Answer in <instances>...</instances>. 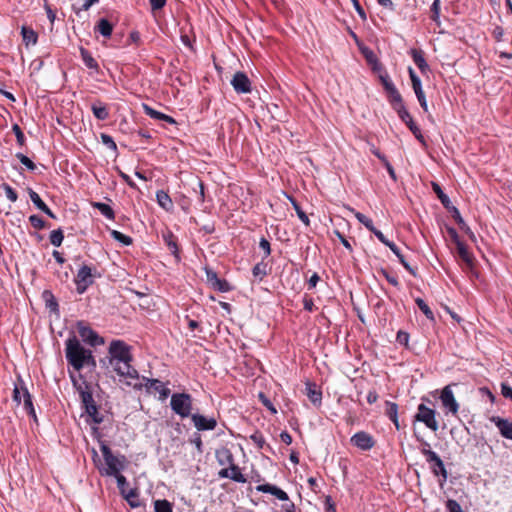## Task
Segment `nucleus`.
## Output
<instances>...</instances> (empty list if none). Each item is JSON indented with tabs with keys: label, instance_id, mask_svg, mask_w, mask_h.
<instances>
[{
	"label": "nucleus",
	"instance_id": "nucleus-1",
	"mask_svg": "<svg viewBox=\"0 0 512 512\" xmlns=\"http://www.w3.org/2000/svg\"><path fill=\"white\" fill-rule=\"evenodd\" d=\"M66 345V359L70 365L77 371L81 370L85 365L96 366L95 359L90 350L85 349L76 336L68 338Z\"/></svg>",
	"mask_w": 512,
	"mask_h": 512
},
{
	"label": "nucleus",
	"instance_id": "nucleus-28",
	"mask_svg": "<svg viewBox=\"0 0 512 512\" xmlns=\"http://www.w3.org/2000/svg\"><path fill=\"white\" fill-rule=\"evenodd\" d=\"M91 110L98 120H106L109 117L108 109L100 101L94 102L91 106Z\"/></svg>",
	"mask_w": 512,
	"mask_h": 512
},
{
	"label": "nucleus",
	"instance_id": "nucleus-15",
	"mask_svg": "<svg viewBox=\"0 0 512 512\" xmlns=\"http://www.w3.org/2000/svg\"><path fill=\"white\" fill-rule=\"evenodd\" d=\"M191 420L199 431L214 430L217 426V421L214 417L208 418L201 414H192Z\"/></svg>",
	"mask_w": 512,
	"mask_h": 512
},
{
	"label": "nucleus",
	"instance_id": "nucleus-5",
	"mask_svg": "<svg viewBox=\"0 0 512 512\" xmlns=\"http://www.w3.org/2000/svg\"><path fill=\"white\" fill-rule=\"evenodd\" d=\"M170 406L174 413L181 418L191 416L192 397L188 393H174L171 396Z\"/></svg>",
	"mask_w": 512,
	"mask_h": 512
},
{
	"label": "nucleus",
	"instance_id": "nucleus-29",
	"mask_svg": "<svg viewBox=\"0 0 512 512\" xmlns=\"http://www.w3.org/2000/svg\"><path fill=\"white\" fill-rule=\"evenodd\" d=\"M23 408L26 411V413L33 419V421L37 424L38 418L35 412V408L32 401V396L28 392L25 397L23 398Z\"/></svg>",
	"mask_w": 512,
	"mask_h": 512
},
{
	"label": "nucleus",
	"instance_id": "nucleus-34",
	"mask_svg": "<svg viewBox=\"0 0 512 512\" xmlns=\"http://www.w3.org/2000/svg\"><path fill=\"white\" fill-rule=\"evenodd\" d=\"M92 206L98 209L101 212V214L104 215L106 218L111 220L115 218V213L108 204L102 202H92Z\"/></svg>",
	"mask_w": 512,
	"mask_h": 512
},
{
	"label": "nucleus",
	"instance_id": "nucleus-16",
	"mask_svg": "<svg viewBox=\"0 0 512 512\" xmlns=\"http://www.w3.org/2000/svg\"><path fill=\"white\" fill-rule=\"evenodd\" d=\"M351 443L362 450H370L375 445L373 437L364 431L354 434Z\"/></svg>",
	"mask_w": 512,
	"mask_h": 512
},
{
	"label": "nucleus",
	"instance_id": "nucleus-18",
	"mask_svg": "<svg viewBox=\"0 0 512 512\" xmlns=\"http://www.w3.org/2000/svg\"><path fill=\"white\" fill-rule=\"evenodd\" d=\"M398 116L408 126L410 131L416 137V139L419 140L422 144H425V139L421 133L420 128L414 123L413 118L407 111V109L400 111V113H398Z\"/></svg>",
	"mask_w": 512,
	"mask_h": 512
},
{
	"label": "nucleus",
	"instance_id": "nucleus-17",
	"mask_svg": "<svg viewBox=\"0 0 512 512\" xmlns=\"http://www.w3.org/2000/svg\"><path fill=\"white\" fill-rule=\"evenodd\" d=\"M459 258L465 265V269L474 274V256L468 251L467 246L462 242L456 245Z\"/></svg>",
	"mask_w": 512,
	"mask_h": 512
},
{
	"label": "nucleus",
	"instance_id": "nucleus-58",
	"mask_svg": "<svg viewBox=\"0 0 512 512\" xmlns=\"http://www.w3.org/2000/svg\"><path fill=\"white\" fill-rule=\"evenodd\" d=\"M250 438L253 441V443L256 444L259 448L264 447L265 439L261 433L256 432V433L252 434Z\"/></svg>",
	"mask_w": 512,
	"mask_h": 512
},
{
	"label": "nucleus",
	"instance_id": "nucleus-37",
	"mask_svg": "<svg viewBox=\"0 0 512 512\" xmlns=\"http://www.w3.org/2000/svg\"><path fill=\"white\" fill-rule=\"evenodd\" d=\"M80 52H81V56H82V60H83L84 64L90 69L98 70V68H99L98 63L92 57V55L84 48H81Z\"/></svg>",
	"mask_w": 512,
	"mask_h": 512
},
{
	"label": "nucleus",
	"instance_id": "nucleus-14",
	"mask_svg": "<svg viewBox=\"0 0 512 512\" xmlns=\"http://www.w3.org/2000/svg\"><path fill=\"white\" fill-rule=\"evenodd\" d=\"M141 382L143 383V387L147 389V391L154 390L160 394V399H166L170 394V389L167 388L160 380L158 379H149L147 377L142 376Z\"/></svg>",
	"mask_w": 512,
	"mask_h": 512
},
{
	"label": "nucleus",
	"instance_id": "nucleus-30",
	"mask_svg": "<svg viewBox=\"0 0 512 512\" xmlns=\"http://www.w3.org/2000/svg\"><path fill=\"white\" fill-rule=\"evenodd\" d=\"M156 199L158 204L165 209L166 211H169L173 208V202L170 198V196L163 190H160L156 193Z\"/></svg>",
	"mask_w": 512,
	"mask_h": 512
},
{
	"label": "nucleus",
	"instance_id": "nucleus-10",
	"mask_svg": "<svg viewBox=\"0 0 512 512\" xmlns=\"http://www.w3.org/2000/svg\"><path fill=\"white\" fill-rule=\"evenodd\" d=\"M77 330L82 340L91 346L103 344L104 341L98 336V334L87 326L83 321L77 323Z\"/></svg>",
	"mask_w": 512,
	"mask_h": 512
},
{
	"label": "nucleus",
	"instance_id": "nucleus-22",
	"mask_svg": "<svg viewBox=\"0 0 512 512\" xmlns=\"http://www.w3.org/2000/svg\"><path fill=\"white\" fill-rule=\"evenodd\" d=\"M493 422L503 437L512 440V422L500 417L493 418Z\"/></svg>",
	"mask_w": 512,
	"mask_h": 512
},
{
	"label": "nucleus",
	"instance_id": "nucleus-26",
	"mask_svg": "<svg viewBox=\"0 0 512 512\" xmlns=\"http://www.w3.org/2000/svg\"><path fill=\"white\" fill-rule=\"evenodd\" d=\"M163 240L175 258L180 260L177 241L173 233L167 232L166 234H163Z\"/></svg>",
	"mask_w": 512,
	"mask_h": 512
},
{
	"label": "nucleus",
	"instance_id": "nucleus-2",
	"mask_svg": "<svg viewBox=\"0 0 512 512\" xmlns=\"http://www.w3.org/2000/svg\"><path fill=\"white\" fill-rule=\"evenodd\" d=\"M132 361L121 362L120 364H109L113 371L120 377V381H123L127 386L133 387L136 390L143 388L138 371L131 365Z\"/></svg>",
	"mask_w": 512,
	"mask_h": 512
},
{
	"label": "nucleus",
	"instance_id": "nucleus-4",
	"mask_svg": "<svg viewBox=\"0 0 512 512\" xmlns=\"http://www.w3.org/2000/svg\"><path fill=\"white\" fill-rule=\"evenodd\" d=\"M108 353L109 364L117 365L121 362L133 360L130 347L121 340H113L109 345Z\"/></svg>",
	"mask_w": 512,
	"mask_h": 512
},
{
	"label": "nucleus",
	"instance_id": "nucleus-52",
	"mask_svg": "<svg viewBox=\"0 0 512 512\" xmlns=\"http://www.w3.org/2000/svg\"><path fill=\"white\" fill-rule=\"evenodd\" d=\"M29 221L35 229H43L45 227L44 220L38 215H31Z\"/></svg>",
	"mask_w": 512,
	"mask_h": 512
},
{
	"label": "nucleus",
	"instance_id": "nucleus-42",
	"mask_svg": "<svg viewBox=\"0 0 512 512\" xmlns=\"http://www.w3.org/2000/svg\"><path fill=\"white\" fill-rule=\"evenodd\" d=\"M49 238L53 246L59 247L64 239L63 231L61 229L53 230Z\"/></svg>",
	"mask_w": 512,
	"mask_h": 512
},
{
	"label": "nucleus",
	"instance_id": "nucleus-46",
	"mask_svg": "<svg viewBox=\"0 0 512 512\" xmlns=\"http://www.w3.org/2000/svg\"><path fill=\"white\" fill-rule=\"evenodd\" d=\"M439 16H440V0H434L431 6V16L430 18L439 24Z\"/></svg>",
	"mask_w": 512,
	"mask_h": 512
},
{
	"label": "nucleus",
	"instance_id": "nucleus-11",
	"mask_svg": "<svg viewBox=\"0 0 512 512\" xmlns=\"http://www.w3.org/2000/svg\"><path fill=\"white\" fill-rule=\"evenodd\" d=\"M231 85L234 90L239 94H247L251 92V81L248 76L241 71H238L234 74Z\"/></svg>",
	"mask_w": 512,
	"mask_h": 512
},
{
	"label": "nucleus",
	"instance_id": "nucleus-61",
	"mask_svg": "<svg viewBox=\"0 0 512 512\" xmlns=\"http://www.w3.org/2000/svg\"><path fill=\"white\" fill-rule=\"evenodd\" d=\"M259 247L264 251L265 257L269 256L271 253L270 243L267 239L261 238L259 242Z\"/></svg>",
	"mask_w": 512,
	"mask_h": 512
},
{
	"label": "nucleus",
	"instance_id": "nucleus-13",
	"mask_svg": "<svg viewBox=\"0 0 512 512\" xmlns=\"http://www.w3.org/2000/svg\"><path fill=\"white\" fill-rule=\"evenodd\" d=\"M408 72H409V76H410V79H411L412 88H413V90H414V92L416 94V97H417V99L419 101V104L423 108V110L425 112H427L428 111V106H427V101H426V97H425L424 91L422 90L421 80L416 75L415 71L411 67H409Z\"/></svg>",
	"mask_w": 512,
	"mask_h": 512
},
{
	"label": "nucleus",
	"instance_id": "nucleus-48",
	"mask_svg": "<svg viewBox=\"0 0 512 512\" xmlns=\"http://www.w3.org/2000/svg\"><path fill=\"white\" fill-rule=\"evenodd\" d=\"M448 210L452 213V217L455 219L460 229H464L466 223L460 215L459 210L455 206H451Z\"/></svg>",
	"mask_w": 512,
	"mask_h": 512
},
{
	"label": "nucleus",
	"instance_id": "nucleus-44",
	"mask_svg": "<svg viewBox=\"0 0 512 512\" xmlns=\"http://www.w3.org/2000/svg\"><path fill=\"white\" fill-rule=\"evenodd\" d=\"M258 398L259 400L261 401V403L272 413V414H276L277 413V410L275 408V406L273 405V403L271 402V400L263 393V392H260L258 394Z\"/></svg>",
	"mask_w": 512,
	"mask_h": 512
},
{
	"label": "nucleus",
	"instance_id": "nucleus-31",
	"mask_svg": "<svg viewBox=\"0 0 512 512\" xmlns=\"http://www.w3.org/2000/svg\"><path fill=\"white\" fill-rule=\"evenodd\" d=\"M138 496H139V493L136 488L130 489L123 495L124 499L128 502V504L132 508L140 507L141 503L138 500Z\"/></svg>",
	"mask_w": 512,
	"mask_h": 512
},
{
	"label": "nucleus",
	"instance_id": "nucleus-49",
	"mask_svg": "<svg viewBox=\"0 0 512 512\" xmlns=\"http://www.w3.org/2000/svg\"><path fill=\"white\" fill-rule=\"evenodd\" d=\"M212 287L215 290L220 291V292H227V291H229L231 289L229 283L226 280H223V279H218L212 285Z\"/></svg>",
	"mask_w": 512,
	"mask_h": 512
},
{
	"label": "nucleus",
	"instance_id": "nucleus-20",
	"mask_svg": "<svg viewBox=\"0 0 512 512\" xmlns=\"http://www.w3.org/2000/svg\"><path fill=\"white\" fill-rule=\"evenodd\" d=\"M28 393V389L25 385V382L23 379L19 376L17 378V382L14 384L13 394H12V400L16 403L17 406H19L25 395Z\"/></svg>",
	"mask_w": 512,
	"mask_h": 512
},
{
	"label": "nucleus",
	"instance_id": "nucleus-3",
	"mask_svg": "<svg viewBox=\"0 0 512 512\" xmlns=\"http://www.w3.org/2000/svg\"><path fill=\"white\" fill-rule=\"evenodd\" d=\"M100 450L107 466V468H105V474L108 476H116L120 474V471L125 468L126 457L124 455H113L110 447L104 442L101 443Z\"/></svg>",
	"mask_w": 512,
	"mask_h": 512
},
{
	"label": "nucleus",
	"instance_id": "nucleus-47",
	"mask_svg": "<svg viewBox=\"0 0 512 512\" xmlns=\"http://www.w3.org/2000/svg\"><path fill=\"white\" fill-rule=\"evenodd\" d=\"M16 157L19 159V161L27 167V169L33 171L36 169V165L34 164V162L28 158L27 156H25L24 154L22 153H18L16 154Z\"/></svg>",
	"mask_w": 512,
	"mask_h": 512
},
{
	"label": "nucleus",
	"instance_id": "nucleus-8",
	"mask_svg": "<svg viewBox=\"0 0 512 512\" xmlns=\"http://www.w3.org/2000/svg\"><path fill=\"white\" fill-rule=\"evenodd\" d=\"M453 385L454 384L446 385L442 389L441 394H440V400H441V403L444 408H446L453 415H456L459 410V404L456 401L453 391H452Z\"/></svg>",
	"mask_w": 512,
	"mask_h": 512
},
{
	"label": "nucleus",
	"instance_id": "nucleus-25",
	"mask_svg": "<svg viewBox=\"0 0 512 512\" xmlns=\"http://www.w3.org/2000/svg\"><path fill=\"white\" fill-rule=\"evenodd\" d=\"M386 409L385 414L388 418L394 423L397 430L400 429V424L398 420V405L394 402L386 401L385 402Z\"/></svg>",
	"mask_w": 512,
	"mask_h": 512
},
{
	"label": "nucleus",
	"instance_id": "nucleus-35",
	"mask_svg": "<svg viewBox=\"0 0 512 512\" xmlns=\"http://www.w3.org/2000/svg\"><path fill=\"white\" fill-rule=\"evenodd\" d=\"M21 34L26 45L36 44L37 34L33 29L23 26L21 29Z\"/></svg>",
	"mask_w": 512,
	"mask_h": 512
},
{
	"label": "nucleus",
	"instance_id": "nucleus-40",
	"mask_svg": "<svg viewBox=\"0 0 512 512\" xmlns=\"http://www.w3.org/2000/svg\"><path fill=\"white\" fill-rule=\"evenodd\" d=\"M415 302L417 304V306L419 307V309L423 312V314L429 319V320H434V314L432 312V310L430 309V307L425 303V301L421 298H416L415 299Z\"/></svg>",
	"mask_w": 512,
	"mask_h": 512
},
{
	"label": "nucleus",
	"instance_id": "nucleus-56",
	"mask_svg": "<svg viewBox=\"0 0 512 512\" xmlns=\"http://www.w3.org/2000/svg\"><path fill=\"white\" fill-rule=\"evenodd\" d=\"M380 273L386 278V280L393 286L398 287L399 281L395 275H391L385 269H381Z\"/></svg>",
	"mask_w": 512,
	"mask_h": 512
},
{
	"label": "nucleus",
	"instance_id": "nucleus-36",
	"mask_svg": "<svg viewBox=\"0 0 512 512\" xmlns=\"http://www.w3.org/2000/svg\"><path fill=\"white\" fill-rule=\"evenodd\" d=\"M43 298L46 302V307L52 312H58V303L51 291L45 290L43 292Z\"/></svg>",
	"mask_w": 512,
	"mask_h": 512
},
{
	"label": "nucleus",
	"instance_id": "nucleus-60",
	"mask_svg": "<svg viewBox=\"0 0 512 512\" xmlns=\"http://www.w3.org/2000/svg\"><path fill=\"white\" fill-rule=\"evenodd\" d=\"M396 340L399 344L407 346L409 342V334L400 330L397 333Z\"/></svg>",
	"mask_w": 512,
	"mask_h": 512
},
{
	"label": "nucleus",
	"instance_id": "nucleus-38",
	"mask_svg": "<svg viewBox=\"0 0 512 512\" xmlns=\"http://www.w3.org/2000/svg\"><path fill=\"white\" fill-rule=\"evenodd\" d=\"M110 235L114 240L119 241L125 246H129L132 244V238L130 236H127L117 230H111Z\"/></svg>",
	"mask_w": 512,
	"mask_h": 512
},
{
	"label": "nucleus",
	"instance_id": "nucleus-27",
	"mask_svg": "<svg viewBox=\"0 0 512 512\" xmlns=\"http://www.w3.org/2000/svg\"><path fill=\"white\" fill-rule=\"evenodd\" d=\"M95 31L105 38H109L113 31V25L105 18H101L95 26Z\"/></svg>",
	"mask_w": 512,
	"mask_h": 512
},
{
	"label": "nucleus",
	"instance_id": "nucleus-51",
	"mask_svg": "<svg viewBox=\"0 0 512 512\" xmlns=\"http://www.w3.org/2000/svg\"><path fill=\"white\" fill-rule=\"evenodd\" d=\"M114 477L117 480V486L120 490L121 495L123 496L127 492L126 486L128 485V482H127L125 476H123L122 474H118Z\"/></svg>",
	"mask_w": 512,
	"mask_h": 512
},
{
	"label": "nucleus",
	"instance_id": "nucleus-59",
	"mask_svg": "<svg viewBox=\"0 0 512 512\" xmlns=\"http://www.w3.org/2000/svg\"><path fill=\"white\" fill-rule=\"evenodd\" d=\"M144 111L147 115H149L151 118L161 120L163 113L158 112L154 110L153 108L149 107L148 105H144Z\"/></svg>",
	"mask_w": 512,
	"mask_h": 512
},
{
	"label": "nucleus",
	"instance_id": "nucleus-64",
	"mask_svg": "<svg viewBox=\"0 0 512 512\" xmlns=\"http://www.w3.org/2000/svg\"><path fill=\"white\" fill-rule=\"evenodd\" d=\"M447 232H448L451 240L455 243V245H458V243H462L457 231L454 228H452V227L447 228Z\"/></svg>",
	"mask_w": 512,
	"mask_h": 512
},
{
	"label": "nucleus",
	"instance_id": "nucleus-21",
	"mask_svg": "<svg viewBox=\"0 0 512 512\" xmlns=\"http://www.w3.org/2000/svg\"><path fill=\"white\" fill-rule=\"evenodd\" d=\"M257 491L263 492V493H270L271 495L275 496L281 501L288 500V495L285 491L278 488L277 486L271 485V484H263L257 486Z\"/></svg>",
	"mask_w": 512,
	"mask_h": 512
},
{
	"label": "nucleus",
	"instance_id": "nucleus-55",
	"mask_svg": "<svg viewBox=\"0 0 512 512\" xmlns=\"http://www.w3.org/2000/svg\"><path fill=\"white\" fill-rule=\"evenodd\" d=\"M252 273L255 277L262 279L266 275V266L264 264H256L253 267Z\"/></svg>",
	"mask_w": 512,
	"mask_h": 512
},
{
	"label": "nucleus",
	"instance_id": "nucleus-9",
	"mask_svg": "<svg viewBox=\"0 0 512 512\" xmlns=\"http://www.w3.org/2000/svg\"><path fill=\"white\" fill-rule=\"evenodd\" d=\"M75 283L77 286V292L83 294L88 286L93 283L92 270L89 266L84 265L81 267L76 275Z\"/></svg>",
	"mask_w": 512,
	"mask_h": 512
},
{
	"label": "nucleus",
	"instance_id": "nucleus-43",
	"mask_svg": "<svg viewBox=\"0 0 512 512\" xmlns=\"http://www.w3.org/2000/svg\"><path fill=\"white\" fill-rule=\"evenodd\" d=\"M355 217L357 218V220L363 224L369 231H374L375 227L373 225V222L370 218H368L366 215L360 213V212H355Z\"/></svg>",
	"mask_w": 512,
	"mask_h": 512
},
{
	"label": "nucleus",
	"instance_id": "nucleus-45",
	"mask_svg": "<svg viewBox=\"0 0 512 512\" xmlns=\"http://www.w3.org/2000/svg\"><path fill=\"white\" fill-rule=\"evenodd\" d=\"M292 205L297 213V216L299 217V219L306 225L308 226L309 225V218L308 216L306 215V213L301 209V207L299 206V204L295 201V200H292Z\"/></svg>",
	"mask_w": 512,
	"mask_h": 512
},
{
	"label": "nucleus",
	"instance_id": "nucleus-32",
	"mask_svg": "<svg viewBox=\"0 0 512 512\" xmlns=\"http://www.w3.org/2000/svg\"><path fill=\"white\" fill-rule=\"evenodd\" d=\"M432 188H433V191L436 193L437 197L439 198L440 202L442 203V205L446 209H450V207L452 206L451 201H450L449 197L442 191L439 184L432 182Z\"/></svg>",
	"mask_w": 512,
	"mask_h": 512
},
{
	"label": "nucleus",
	"instance_id": "nucleus-12",
	"mask_svg": "<svg viewBox=\"0 0 512 512\" xmlns=\"http://www.w3.org/2000/svg\"><path fill=\"white\" fill-rule=\"evenodd\" d=\"M224 454L225 460L219 459V462L221 465H230V479L238 483H245L247 480L241 473L239 467L234 464V458L232 453L229 450H224Z\"/></svg>",
	"mask_w": 512,
	"mask_h": 512
},
{
	"label": "nucleus",
	"instance_id": "nucleus-19",
	"mask_svg": "<svg viewBox=\"0 0 512 512\" xmlns=\"http://www.w3.org/2000/svg\"><path fill=\"white\" fill-rule=\"evenodd\" d=\"M387 94V98L393 109L398 113L400 111L405 110V106L403 103V99L395 85L393 87H390L388 90L385 91Z\"/></svg>",
	"mask_w": 512,
	"mask_h": 512
},
{
	"label": "nucleus",
	"instance_id": "nucleus-50",
	"mask_svg": "<svg viewBox=\"0 0 512 512\" xmlns=\"http://www.w3.org/2000/svg\"><path fill=\"white\" fill-rule=\"evenodd\" d=\"M2 188L5 191L6 197L11 202H16L17 201V198H18L17 193L15 192V190L11 186H9L8 184L4 183V184H2Z\"/></svg>",
	"mask_w": 512,
	"mask_h": 512
},
{
	"label": "nucleus",
	"instance_id": "nucleus-33",
	"mask_svg": "<svg viewBox=\"0 0 512 512\" xmlns=\"http://www.w3.org/2000/svg\"><path fill=\"white\" fill-rule=\"evenodd\" d=\"M307 396L313 404H320L322 399L321 391L316 390L315 385L308 383L306 386Z\"/></svg>",
	"mask_w": 512,
	"mask_h": 512
},
{
	"label": "nucleus",
	"instance_id": "nucleus-62",
	"mask_svg": "<svg viewBox=\"0 0 512 512\" xmlns=\"http://www.w3.org/2000/svg\"><path fill=\"white\" fill-rule=\"evenodd\" d=\"M501 394L503 397L512 400V387L506 383L501 384Z\"/></svg>",
	"mask_w": 512,
	"mask_h": 512
},
{
	"label": "nucleus",
	"instance_id": "nucleus-24",
	"mask_svg": "<svg viewBox=\"0 0 512 512\" xmlns=\"http://www.w3.org/2000/svg\"><path fill=\"white\" fill-rule=\"evenodd\" d=\"M410 54L420 71L422 73H426L429 70V66L424 58L423 51L419 49H411Z\"/></svg>",
	"mask_w": 512,
	"mask_h": 512
},
{
	"label": "nucleus",
	"instance_id": "nucleus-41",
	"mask_svg": "<svg viewBox=\"0 0 512 512\" xmlns=\"http://www.w3.org/2000/svg\"><path fill=\"white\" fill-rule=\"evenodd\" d=\"M28 194H29V197L31 199V201L33 202V204L39 209V210H43L44 208H46V204L44 203V201L40 198V196L31 188H28Z\"/></svg>",
	"mask_w": 512,
	"mask_h": 512
},
{
	"label": "nucleus",
	"instance_id": "nucleus-54",
	"mask_svg": "<svg viewBox=\"0 0 512 512\" xmlns=\"http://www.w3.org/2000/svg\"><path fill=\"white\" fill-rule=\"evenodd\" d=\"M446 508L448 512H463L460 504L454 499L447 500Z\"/></svg>",
	"mask_w": 512,
	"mask_h": 512
},
{
	"label": "nucleus",
	"instance_id": "nucleus-57",
	"mask_svg": "<svg viewBox=\"0 0 512 512\" xmlns=\"http://www.w3.org/2000/svg\"><path fill=\"white\" fill-rule=\"evenodd\" d=\"M12 130H13L15 136H16L17 142L20 145H23L24 141H25V136H24L23 131L19 127V125H17V124L13 125Z\"/></svg>",
	"mask_w": 512,
	"mask_h": 512
},
{
	"label": "nucleus",
	"instance_id": "nucleus-53",
	"mask_svg": "<svg viewBox=\"0 0 512 512\" xmlns=\"http://www.w3.org/2000/svg\"><path fill=\"white\" fill-rule=\"evenodd\" d=\"M101 140H102V143L104 145H106L108 148H110L111 150H114V151L117 150V145L110 135L102 133Z\"/></svg>",
	"mask_w": 512,
	"mask_h": 512
},
{
	"label": "nucleus",
	"instance_id": "nucleus-63",
	"mask_svg": "<svg viewBox=\"0 0 512 512\" xmlns=\"http://www.w3.org/2000/svg\"><path fill=\"white\" fill-rule=\"evenodd\" d=\"M379 78L385 91L394 86L393 82L390 80L387 74H382Z\"/></svg>",
	"mask_w": 512,
	"mask_h": 512
},
{
	"label": "nucleus",
	"instance_id": "nucleus-23",
	"mask_svg": "<svg viewBox=\"0 0 512 512\" xmlns=\"http://www.w3.org/2000/svg\"><path fill=\"white\" fill-rule=\"evenodd\" d=\"M80 397H81V401L84 406L85 412L86 413H89V412L96 413L97 405L93 399L92 393L87 390H82L80 392Z\"/></svg>",
	"mask_w": 512,
	"mask_h": 512
},
{
	"label": "nucleus",
	"instance_id": "nucleus-39",
	"mask_svg": "<svg viewBox=\"0 0 512 512\" xmlns=\"http://www.w3.org/2000/svg\"><path fill=\"white\" fill-rule=\"evenodd\" d=\"M154 510L155 512H173L172 504L165 499L156 500L154 502Z\"/></svg>",
	"mask_w": 512,
	"mask_h": 512
},
{
	"label": "nucleus",
	"instance_id": "nucleus-7",
	"mask_svg": "<svg viewBox=\"0 0 512 512\" xmlns=\"http://www.w3.org/2000/svg\"><path fill=\"white\" fill-rule=\"evenodd\" d=\"M435 415V410L424 404H419L415 420L424 423L432 431H436L438 429V422L436 421Z\"/></svg>",
	"mask_w": 512,
	"mask_h": 512
},
{
	"label": "nucleus",
	"instance_id": "nucleus-6",
	"mask_svg": "<svg viewBox=\"0 0 512 512\" xmlns=\"http://www.w3.org/2000/svg\"><path fill=\"white\" fill-rule=\"evenodd\" d=\"M421 453L425 456L426 461L430 464V468L434 475L441 476V485L447 481L448 472L441 458L431 449H421Z\"/></svg>",
	"mask_w": 512,
	"mask_h": 512
}]
</instances>
